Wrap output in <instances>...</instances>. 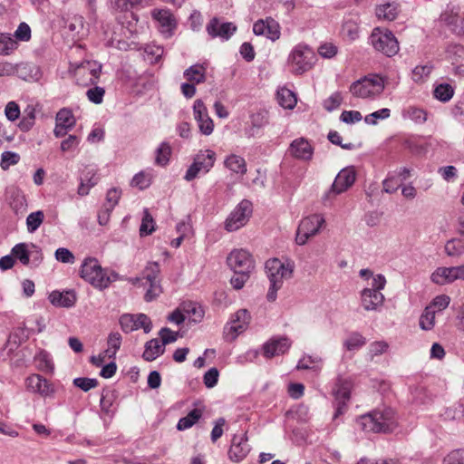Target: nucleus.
<instances>
[{
  "label": "nucleus",
  "mask_w": 464,
  "mask_h": 464,
  "mask_svg": "<svg viewBox=\"0 0 464 464\" xmlns=\"http://www.w3.org/2000/svg\"><path fill=\"white\" fill-rule=\"evenodd\" d=\"M80 276L84 281L99 290L108 288L112 282L120 278L117 272L103 268L95 257H86L83 260Z\"/></svg>",
  "instance_id": "nucleus-1"
},
{
  "label": "nucleus",
  "mask_w": 464,
  "mask_h": 464,
  "mask_svg": "<svg viewBox=\"0 0 464 464\" xmlns=\"http://www.w3.org/2000/svg\"><path fill=\"white\" fill-rule=\"evenodd\" d=\"M265 267L270 282L266 298L268 301L274 302L276 299L277 291L283 286L284 281L292 277L294 264L291 262L284 263L277 258H272L266 262Z\"/></svg>",
  "instance_id": "nucleus-2"
},
{
  "label": "nucleus",
  "mask_w": 464,
  "mask_h": 464,
  "mask_svg": "<svg viewBox=\"0 0 464 464\" xmlns=\"http://www.w3.org/2000/svg\"><path fill=\"white\" fill-rule=\"evenodd\" d=\"M356 423L362 430L366 432H390L395 427L394 413L391 409L383 411H374L360 416Z\"/></svg>",
  "instance_id": "nucleus-3"
},
{
  "label": "nucleus",
  "mask_w": 464,
  "mask_h": 464,
  "mask_svg": "<svg viewBox=\"0 0 464 464\" xmlns=\"http://www.w3.org/2000/svg\"><path fill=\"white\" fill-rule=\"evenodd\" d=\"M384 90L383 79L379 75L366 76L354 82L350 92L357 98H372L381 94Z\"/></svg>",
  "instance_id": "nucleus-4"
},
{
  "label": "nucleus",
  "mask_w": 464,
  "mask_h": 464,
  "mask_svg": "<svg viewBox=\"0 0 464 464\" xmlns=\"http://www.w3.org/2000/svg\"><path fill=\"white\" fill-rule=\"evenodd\" d=\"M77 84L82 86L95 85L101 76L102 64L96 61H84L81 63H71Z\"/></svg>",
  "instance_id": "nucleus-5"
},
{
  "label": "nucleus",
  "mask_w": 464,
  "mask_h": 464,
  "mask_svg": "<svg viewBox=\"0 0 464 464\" xmlns=\"http://www.w3.org/2000/svg\"><path fill=\"white\" fill-rule=\"evenodd\" d=\"M316 61L314 52L305 44L296 45L291 52L288 62L295 74H302L314 66Z\"/></svg>",
  "instance_id": "nucleus-6"
},
{
  "label": "nucleus",
  "mask_w": 464,
  "mask_h": 464,
  "mask_svg": "<svg viewBox=\"0 0 464 464\" xmlns=\"http://www.w3.org/2000/svg\"><path fill=\"white\" fill-rule=\"evenodd\" d=\"M370 39L374 49L388 57H392L399 52V43L393 34L389 30L375 28Z\"/></svg>",
  "instance_id": "nucleus-7"
},
{
  "label": "nucleus",
  "mask_w": 464,
  "mask_h": 464,
  "mask_svg": "<svg viewBox=\"0 0 464 464\" xmlns=\"http://www.w3.org/2000/svg\"><path fill=\"white\" fill-rule=\"evenodd\" d=\"M324 223L325 219L320 214H314L303 218L296 231L295 242L300 246L304 245L310 237L319 233Z\"/></svg>",
  "instance_id": "nucleus-8"
},
{
  "label": "nucleus",
  "mask_w": 464,
  "mask_h": 464,
  "mask_svg": "<svg viewBox=\"0 0 464 464\" xmlns=\"http://www.w3.org/2000/svg\"><path fill=\"white\" fill-rule=\"evenodd\" d=\"M352 382L348 379L338 377L333 389V395L335 400V412L334 420L343 415L347 410V402L351 398Z\"/></svg>",
  "instance_id": "nucleus-9"
},
{
  "label": "nucleus",
  "mask_w": 464,
  "mask_h": 464,
  "mask_svg": "<svg viewBox=\"0 0 464 464\" xmlns=\"http://www.w3.org/2000/svg\"><path fill=\"white\" fill-rule=\"evenodd\" d=\"M252 214V203L249 200H242L230 213L225 222V228L229 231H236L244 227Z\"/></svg>",
  "instance_id": "nucleus-10"
},
{
  "label": "nucleus",
  "mask_w": 464,
  "mask_h": 464,
  "mask_svg": "<svg viewBox=\"0 0 464 464\" xmlns=\"http://www.w3.org/2000/svg\"><path fill=\"white\" fill-rule=\"evenodd\" d=\"M215 160L216 153L213 150H207L199 151L195 156L192 165L187 170L185 179L190 181L194 179L199 172H208L213 167Z\"/></svg>",
  "instance_id": "nucleus-11"
},
{
  "label": "nucleus",
  "mask_w": 464,
  "mask_h": 464,
  "mask_svg": "<svg viewBox=\"0 0 464 464\" xmlns=\"http://www.w3.org/2000/svg\"><path fill=\"white\" fill-rule=\"evenodd\" d=\"M159 274L160 266L156 262L149 263L143 271V279L145 280V283H142V285H149L144 295L147 302L154 300L162 292L160 282L157 279Z\"/></svg>",
  "instance_id": "nucleus-12"
},
{
  "label": "nucleus",
  "mask_w": 464,
  "mask_h": 464,
  "mask_svg": "<svg viewBox=\"0 0 464 464\" xmlns=\"http://www.w3.org/2000/svg\"><path fill=\"white\" fill-rule=\"evenodd\" d=\"M227 262L234 273H251L255 268V262L251 254L245 249H235L227 256Z\"/></svg>",
  "instance_id": "nucleus-13"
},
{
  "label": "nucleus",
  "mask_w": 464,
  "mask_h": 464,
  "mask_svg": "<svg viewBox=\"0 0 464 464\" xmlns=\"http://www.w3.org/2000/svg\"><path fill=\"white\" fill-rule=\"evenodd\" d=\"M431 281L437 285H444L456 280H464V265L450 267H438L431 274Z\"/></svg>",
  "instance_id": "nucleus-14"
},
{
  "label": "nucleus",
  "mask_w": 464,
  "mask_h": 464,
  "mask_svg": "<svg viewBox=\"0 0 464 464\" xmlns=\"http://www.w3.org/2000/svg\"><path fill=\"white\" fill-rule=\"evenodd\" d=\"M250 314L246 309L238 310L233 316L229 326L226 327L225 334L227 336L231 334V340H235L236 337L244 332L250 323Z\"/></svg>",
  "instance_id": "nucleus-15"
},
{
  "label": "nucleus",
  "mask_w": 464,
  "mask_h": 464,
  "mask_svg": "<svg viewBox=\"0 0 464 464\" xmlns=\"http://www.w3.org/2000/svg\"><path fill=\"white\" fill-rule=\"evenodd\" d=\"M25 385L29 392L38 393L43 397L53 396L55 392L53 386L39 374H32L25 380Z\"/></svg>",
  "instance_id": "nucleus-16"
},
{
  "label": "nucleus",
  "mask_w": 464,
  "mask_h": 464,
  "mask_svg": "<svg viewBox=\"0 0 464 464\" xmlns=\"http://www.w3.org/2000/svg\"><path fill=\"white\" fill-rule=\"evenodd\" d=\"M193 111L194 118L198 124L200 132L204 135H210L214 130V123L201 100L195 101Z\"/></svg>",
  "instance_id": "nucleus-17"
},
{
  "label": "nucleus",
  "mask_w": 464,
  "mask_h": 464,
  "mask_svg": "<svg viewBox=\"0 0 464 464\" xmlns=\"http://www.w3.org/2000/svg\"><path fill=\"white\" fill-rule=\"evenodd\" d=\"M207 31L212 37L228 40L237 31V26L229 22L221 23L219 19L215 17L208 24Z\"/></svg>",
  "instance_id": "nucleus-18"
},
{
  "label": "nucleus",
  "mask_w": 464,
  "mask_h": 464,
  "mask_svg": "<svg viewBox=\"0 0 464 464\" xmlns=\"http://www.w3.org/2000/svg\"><path fill=\"white\" fill-rule=\"evenodd\" d=\"M250 451L246 434L235 435L232 439L228 455L231 460L239 462L244 459Z\"/></svg>",
  "instance_id": "nucleus-19"
},
{
  "label": "nucleus",
  "mask_w": 464,
  "mask_h": 464,
  "mask_svg": "<svg viewBox=\"0 0 464 464\" xmlns=\"http://www.w3.org/2000/svg\"><path fill=\"white\" fill-rule=\"evenodd\" d=\"M288 151L295 159L310 160L314 154V148L306 139L298 138L291 142Z\"/></svg>",
  "instance_id": "nucleus-20"
},
{
  "label": "nucleus",
  "mask_w": 464,
  "mask_h": 464,
  "mask_svg": "<svg viewBox=\"0 0 464 464\" xmlns=\"http://www.w3.org/2000/svg\"><path fill=\"white\" fill-rule=\"evenodd\" d=\"M384 295L374 289L364 288L361 292L362 305L366 311H377L384 303Z\"/></svg>",
  "instance_id": "nucleus-21"
},
{
  "label": "nucleus",
  "mask_w": 464,
  "mask_h": 464,
  "mask_svg": "<svg viewBox=\"0 0 464 464\" xmlns=\"http://www.w3.org/2000/svg\"><path fill=\"white\" fill-rule=\"evenodd\" d=\"M355 179L354 169L353 167L344 168L337 174L332 185L337 193H343L353 185Z\"/></svg>",
  "instance_id": "nucleus-22"
},
{
  "label": "nucleus",
  "mask_w": 464,
  "mask_h": 464,
  "mask_svg": "<svg viewBox=\"0 0 464 464\" xmlns=\"http://www.w3.org/2000/svg\"><path fill=\"white\" fill-rule=\"evenodd\" d=\"M291 346V341L287 337L272 339L264 344V355L267 358L285 353Z\"/></svg>",
  "instance_id": "nucleus-23"
},
{
  "label": "nucleus",
  "mask_w": 464,
  "mask_h": 464,
  "mask_svg": "<svg viewBox=\"0 0 464 464\" xmlns=\"http://www.w3.org/2000/svg\"><path fill=\"white\" fill-rule=\"evenodd\" d=\"M153 18L159 23L160 32L170 34L176 27V21L172 14L166 9L154 10L152 12Z\"/></svg>",
  "instance_id": "nucleus-24"
},
{
  "label": "nucleus",
  "mask_w": 464,
  "mask_h": 464,
  "mask_svg": "<svg viewBox=\"0 0 464 464\" xmlns=\"http://www.w3.org/2000/svg\"><path fill=\"white\" fill-rule=\"evenodd\" d=\"M49 300L54 306L69 308L74 305L76 302V295L74 291H53L49 295Z\"/></svg>",
  "instance_id": "nucleus-25"
},
{
  "label": "nucleus",
  "mask_w": 464,
  "mask_h": 464,
  "mask_svg": "<svg viewBox=\"0 0 464 464\" xmlns=\"http://www.w3.org/2000/svg\"><path fill=\"white\" fill-rule=\"evenodd\" d=\"M441 21L458 35H464V18L452 12H445L440 15Z\"/></svg>",
  "instance_id": "nucleus-26"
},
{
  "label": "nucleus",
  "mask_w": 464,
  "mask_h": 464,
  "mask_svg": "<svg viewBox=\"0 0 464 464\" xmlns=\"http://www.w3.org/2000/svg\"><path fill=\"white\" fill-rule=\"evenodd\" d=\"M165 352V346L159 339H151L145 343V350L142 357L145 361L152 362Z\"/></svg>",
  "instance_id": "nucleus-27"
},
{
  "label": "nucleus",
  "mask_w": 464,
  "mask_h": 464,
  "mask_svg": "<svg viewBox=\"0 0 464 464\" xmlns=\"http://www.w3.org/2000/svg\"><path fill=\"white\" fill-rule=\"evenodd\" d=\"M206 70L201 64H194L185 70L184 76L194 84L204 82L206 80Z\"/></svg>",
  "instance_id": "nucleus-28"
},
{
  "label": "nucleus",
  "mask_w": 464,
  "mask_h": 464,
  "mask_svg": "<svg viewBox=\"0 0 464 464\" xmlns=\"http://www.w3.org/2000/svg\"><path fill=\"white\" fill-rule=\"evenodd\" d=\"M64 27L71 32L72 36L80 37L83 32V17L78 14L68 17L64 22Z\"/></svg>",
  "instance_id": "nucleus-29"
},
{
  "label": "nucleus",
  "mask_w": 464,
  "mask_h": 464,
  "mask_svg": "<svg viewBox=\"0 0 464 464\" xmlns=\"http://www.w3.org/2000/svg\"><path fill=\"white\" fill-rule=\"evenodd\" d=\"M277 101L280 106L285 109H293L296 105L295 94L287 88H281L277 91Z\"/></svg>",
  "instance_id": "nucleus-30"
},
{
  "label": "nucleus",
  "mask_w": 464,
  "mask_h": 464,
  "mask_svg": "<svg viewBox=\"0 0 464 464\" xmlns=\"http://www.w3.org/2000/svg\"><path fill=\"white\" fill-rule=\"evenodd\" d=\"M398 12V5L395 3H387L376 8L378 18L387 21H393L397 17Z\"/></svg>",
  "instance_id": "nucleus-31"
},
{
  "label": "nucleus",
  "mask_w": 464,
  "mask_h": 464,
  "mask_svg": "<svg viewBox=\"0 0 464 464\" xmlns=\"http://www.w3.org/2000/svg\"><path fill=\"white\" fill-rule=\"evenodd\" d=\"M225 165L235 173L243 175L246 172V161L240 156L235 154L228 156L225 160Z\"/></svg>",
  "instance_id": "nucleus-32"
},
{
  "label": "nucleus",
  "mask_w": 464,
  "mask_h": 464,
  "mask_svg": "<svg viewBox=\"0 0 464 464\" xmlns=\"http://www.w3.org/2000/svg\"><path fill=\"white\" fill-rule=\"evenodd\" d=\"M202 416V411L199 409H194L188 412V414L179 419L177 429L179 430H185L191 428Z\"/></svg>",
  "instance_id": "nucleus-33"
},
{
  "label": "nucleus",
  "mask_w": 464,
  "mask_h": 464,
  "mask_svg": "<svg viewBox=\"0 0 464 464\" xmlns=\"http://www.w3.org/2000/svg\"><path fill=\"white\" fill-rule=\"evenodd\" d=\"M445 253L451 257H459L464 255V242L459 238H452L446 242Z\"/></svg>",
  "instance_id": "nucleus-34"
},
{
  "label": "nucleus",
  "mask_w": 464,
  "mask_h": 464,
  "mask_svg": "<svg viewBox=\"0 0 464 464\" xmlns=\"http://www.w3.org/2000/svg\"><path fill=\"white\" fill-rule=\"evenodd\" d=\"M75 118L71 110L67 108L61 109L55 117V123L61 126L72 129L75 125Z\"/></svg>",
  "instance_id": "nucleus-35"
},
{
  "label": "nucleus",
  "mask_w": 464,
  "mask_h": 464,
  "mask_svg": "<svg viewBox=\"0 0 464 464\" xmlns=\"http://www.w3.org/2000/svg\"><path fill=\"white\" fill-rule=\"evenodd\" d=\"M436 311L432 310V305H428L420 317V327L422 330H431L435 324Z\"/></svg>",
  "instance_id": "nucleus-36"
},
{
  "label": "nucleus",
  "mask_w": 464,
  "mask_h": 464,
  "mask_svg": "<svg viewBox=\"0 0 464 464\" xmlns=\"http://www.w3.org/2000/svg\"><path fill=\"white\" fill-rule=\"evenodd\" d=\"M107 343L108 349L105 351V353L109 358H114L121 344V334L118 332L111 333L108 336Z\"/></svg>",
  "instance_id": "nucleus-37"
},
{
  "label": "nucleus",
  "mask_w": 464,
  "mask_h": 464,
  "mask_svg": "<svg viewBox=\"0 0 464 464\" xmlns=\"http://www.w3.org/2000/svg\"><path fill=\"white\" fill-rule=\"evenodd\" d=\"M182 310L194 323L200 322L204 316V311L195 303L184 304L182 305Z\"/></svg>",
  "instance_id": "nucleus-38"
},
{
  "label": "nucleus",
  "mask_w": 464,
  "mask_h": 464,
  "mask_svg": "<svg viewBox=\"0 0 464 464\" xmlns=\"http://www.w3.org/2000/svg\"><path fill=\"white\" fill-rule=\"evenodd\" d=\"M454 94L453 87L449 83H440L434 89V97L443 102H449Z\"/></svg>",
  "instance_id": "nucleus-39"
},
{
  "label": "nucleus",
  "mask_w": 464,
  "mask_h": 464,
  "mask_svg": "<svg viewBox=\"0 0 464 464\" xmlns=\"http://www.w3.org/2000/svg\"><path fill=\"white\" fill-rule=\"evenodd\" d=\"M403 117L419 124L424 123L427 121V114L425 111L413 106H410L403 111Z\"/></svg>",
  "instance_id": "nucleus-40"
},
{
  "label": "nucleus",
  "mask_w": 464,
  "mask_h": 464,
  "mask_svg": "<svg viewBox=\"0 0 464 464\" xmlns=\"http://www.w3.org/2000/svg\"><path fill=\"white\" fill-rule=\"evenodd\" d=\"M366 343V339L359 333L351 334L343 342V346L348 351L358 350Z\"/></svg>",
  "instance_id": "nucleus-41"
},
{
  "label": "nucleus",
  "mask_w": 464,
  "mask_h": 464,
  "mask_svg": "<svg viewBox=\"0 0 464 464\" xmlns=\"http://www.w3.org/2000/svg\"><path fill=\"white\" fill-rule=\"evenodd\" d=\"M34 360L39 363L38 368L41 371L50 372L53 371V363L50 358L49 353L46 351H39L37 354L34 356Z\"/></svg>",
  "instance_id": "nucleus-42"
},
{
  "label": "nucleus",
  "mask_w": 464,
  "mask_h": 464,
  "mask_svg": "<svg viewBox=\"0 0 464 464\" xmlns=\"http://www.w3.org/2000/svg\"><path fill=\"white\" fill-rule=\"evenodd\" d=\"M12 254L14 257L19 259L23 265L25 266L30 262V256H33V253L28 251L27 245L24 243H19L15 245L12 249Z\"/></svg>",
  "instance_id": "nucleus-43"
},
{
  "label": "nucleus",
  "mask_w": 464,
  "mask_h": 464,
  "mask_svg": "<svg viewBox=\"0 0 464 464\" xmlns=\"http://www.w3.org/2000/svg\"><path fill=\"white\" fill-rule=\"evenodd\" d=\"M16 45L17 43L9 34H0V54L8 55Z\"/></svg>",
  "instance_id": "nucleus-44"
},
{
  "label": "nucleus",
  "mask_w": 464,
  "mask_h": 464,
  "mask_svg": "<svg viewBox=\"0 0 464 464\" xmlns=\"http://www.w3.org/2000/svg\"><path fill=\"white\" fill-rule=\"evenodd\" d=\"M156 163L160 166H165L169 160L171 149L169 143L162 142L156 151Z\"/></svg>",
  "instance_id": "nucleus-45"
},
{
  "label": "nucleus",
  "mask_w": 464,
  "mask_h": 464,
  "mask_svg": "<svg viewBox=\"0 0 464 464\" xmlns=\"http://www.w3.org/2000/svg\"><path fill=\"white\" fill-rule=\"evenodd\" d=\"M267 122L268 121H267L266 115L264 112H258V113L252 115V117H251L252 127L246 130V135L248 137H253L255 135V130L262 128L263 126L266 125Z\"/></svg>",
  "instance_id": "nucleus-46"
},
{
  "label": "nucleus",
  "mask_w": 464,
  "mask_h": 464,
  "mask_svg": "<svg viewBox=\"0 0 464 464\" xmlns=\"http://www.w3.org/2000/svg\"><path fill=\"white\" fill-rule=\"evenodd\" d=\"M44 218V212L41 210L31 213L26 218L27 229L29 232H34L41 226Z\"/></svg>",
  "instance_id": "nucleus-47"
},
{
  "label": "nucleus",
  "mask_w": 464,
  "mask_h": 464,
  "mask_svg": "<svg viewBox=\"0 0 464 464\" xmlns=\"http://www.w3.org/2000/svg\"><path fill=\"white\" fill-rule=\"evenodd\" d=\"M20 157L13 151H5L1 155L0 166L2 169L7 170L11 166L18 163Z\"/></svg>",
  "instance_id": "nucleus-48"
},
{
  "label": "nucleus",
  "mask_w": 464,
  "mask_h": 464,
  "mask_svg": "<svg viewBox=\"0 0 464 464\" xmlns=\"http://www.w3.org/2000/svg\"><path fill=\"white\" fill-rule=\"evenodd\" d=\"M154 231V220L148 209L144 210L141 225L140 227V236L150 235Z\"/></svg>",
  "instance_id": "nucleus-49"
},
{
  "label": "nucleus",
  "mask_w": 464,
  "mask_h": 464,
  "mask_svg": "<svg viewBox=\"0 0 464 464\" xmlns=\"http://www.w3.org/2000/svg\"><path fill=\"white\" fill-rule=\"evenodd\" d=\"M73 384L83 392H88L98 386V381L94 378L78 377L73 379Z\"/></svg>",
  "instance_id": "nucleus-50"
},
{
  "label": "nucleus",
  "mask_w": 464,
  "mask_h": 464,
  "mask_svg": "<svg viewBox=\"0 0 464 464\" xmlns=\"http://www.w3.org/2000/svg\"><path fill=\"white\" fill-rule=\"evenodd\" d=\"M343 102L342 93L336 92L333 93L329 98L324 101L323 106L327 111H333L337 109Z\"/></svg>",
  "instance_id": "nucleus-51"
},
{
  "label": "nucleus",
  "mask_w": 464,
  "mask_h": 464,
  "mask_svg": "<svg viewBox=\"0 0 464 464\" xmlns=\"http://www.w3.org/2000/svg\"><path fill=\"white\" fill-rule=\"evenodd\" d=\"M321 362L319 357L305 356L299 360L296 368L298 370L319 369L318 363Z\"/></svg>",
  "instance_id": "nucleus-52"
},
{
  "label": "nucleus",
  "mask_w": 464,
  "mask_h": 464,
  "mask_svg": "<svg viewBox=\"0 0 464 464\" xmlns=\"http://www.w3.org/2000/svg\"><path fill=\"white\" fill-rule=\"evenodd\" d=\"M104 93L105 90L102 87L95 85L86 92V96L90 102L95 104H100L103 101Z\"/></svg>",
  "instance_id": "nucleus-53"
},
{
  "label": "nucleus",
  "mask_w": 464,
  "mask_h": 464,
  "mask_svg": "<svg viewBox=\"0 0 464 464\" xmlns=\"http://www.w3.org/2000/svg\"><path fill=\"white\" fill-rule=\"evenodd\" d=\"M121 194V190L116 188L109 189L106 195V203L104 204V206H107L109 208V210H113L114 207L119 202Z\"/></svg>",
  "instance_id": "nucleus-54"
},
{
  "label": "nucleus",
  "mask_w": 464,
  "mask_h": 464,
  "mask_svg": "<svg viewBox=\"0 0 464 464\" xmlns=\"http://www.w3.org/2000/svg\"><path fill=\"white\" fill-rule=\"evenodd\" d=\"M444 464H464V449L451 451L444 459Z\"/></svg>",
  "instance_id": "nucleus-55"
},
{
  "label": "nucleus",
  "mask_w": 464,
  "mask_h": 464,
  "mask_svg": "<svg viewBox=\"0 0 464 464\" xmlns=\"http://www.w3.org/2000/svg\"><path fill=\"white\" fill-rule=\"evenodd\" d=\"M120 324L125 333L136 330L135 316L132 314H123L120 318Z\"/></svg>",
  "instance_id": "nucleus-56"
},
{
  "label": "nucleus",
  "mask_w": 464,
  "mask_h": 464,
  "mask_svg": "<svg viewBox=\"0 0 464 464\" xmlns=\"http://www.w3.org/2000/svg\"><path fill=\"white\" fill-rule=\"evenodd\" d=\"M159 335L161 338L162 344L165 346L166 344L175 343L178 340L179 333L164 327L160 331Z\"/></svg>",
  "instance_id": "nucleus-57"
},
{
  "label": "nucleus",
  "mask_w": 464,
  "mask_h": 464,
  "mask_svg": "<svg viewBox=\"0 0 464 464\" xmlns=\"http://www.w3.org/2000/svg\"><path fill=\"white\" fill-rule=\"evenodd\" d=\"M388 347H389V345L386 342H383V341L373 342L370 344L369 355L372 359L375 356L384 353L387 351Z\"/></svg>",
  "instance_id": "nucleus-58"
},
{
  "label": "nucleus",
  "mask_w": 464,
  "mask_h": 464,
  "mask_svg": "<svg viewBox=\"0 0 464 464\" xmlns=\"http://www.w3.org/2000/svg\"><path fill=\"white\" fill-rule=\"evenodd\" d=\"M55 258L65 264H73L75 259L73 254L64 247H60L55 251Z\"/></svg>",
  "instance_id": "nucleus-59"
},
{
  "label": "nucleus",
  "mask_w": 464,
  "mask_h": 464,
  "mask_svg": "<svg viewBox=\"0 0 464 464\" xmlns=\"http://www.w3.org/2000/svg\"><path fill=\"white\" fill-rule=\"evenodd\" d=\"M135 316L136 330L142 328L146 334L150 333L152 328L150 319L144 314H139Z\"/></svg>",
  "instance_id": "nucleus-60"
},
{
  "label": "nucleus",
  "mask_w": 464,
  "mask_h": 464,
  "mask_svg": "<svg viewBox=\"0 0 464 464\" xmlns=\"http://www.w3.org/2000/svg\"><path fill=\"white\" fill-rule=\"evenodd\" d=\"M84 182L89 185V188L94 187L99 180V178L97 176V169L94 168H87L82 174V177L81 178Z\"/></svg>",
  "instance_id": "nucleus-61"
},
{
  "label": "nucleus",
  "mask_w": 464,
  "mask_h": 464,
  "mask_svg": "<svg viewBox=\"0 0 464 464\" xmlns=\"http://www.w3.org/2000/svg\"><path fill=\"white\" fill-rule=\"evenodd\" d=\"M5 114L11 121L17 120L20 116V108L18 104L14 102H9L5 106Z\"/></svg>",
  "instance_id": "nucleus-62"
},
{
  "label": "nucleus",
  "mask_w": 464,
  "mask_h": 464,
  "mask_svg": "<svg viewBox=\"0 0 464 464\" xmlns=\"http://www.w3.org/2000/svg\"><path fill=\"white\" fill-rule=\"evenodd\" d=\"M204 384L208 388H213L218 381V371L217 368L213 367L210 368L205 374H204Z\"/></svg>",
  "instance_id": "nucleus-63"
},
{
  "label": "nucleus",
  "mask_w": 464,
  "mask_h": 464,
  "mask_svg": "<svg viewBox=\"0 0 464 464\" xmlns=\"http://www.w3.org/2000/svg\"><path fill=\"white\" fill-rule=\"evenodd\" d=\"M249 275L250 273L246 272L235 273V276H232L230 279V283L235 289L239 290L245 285L246 282L248 280Z\"/></svg>",
  "instance_id": "nucleus-64"
}]
</instances>
